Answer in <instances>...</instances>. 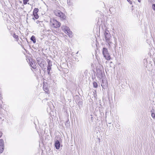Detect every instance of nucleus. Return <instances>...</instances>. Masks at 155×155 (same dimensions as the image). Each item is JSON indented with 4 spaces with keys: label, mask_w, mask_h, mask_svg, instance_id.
<instances>
[{
    "label": "nucleus",
    "mask_w": 155,
    "mask_h": 155,
    "mask_svg": "<svg viewBox=\"0 0 155 155\" xmlns=\"http://www.w3.org/2000/svg\"><path fill=\"white\" fill-rule=\"evenodd\" d=\"M54 14L58 16L59 17L61 18L64 19L66 18V16L61 11L56 10L54 11Z\"/></svg>",
    "instance_id": "f257e3e1"
},
{
    "label": "nucleus",
    "mask_w": 155,
    "mask_h": 155,
    "mask_svg": "<svg viewBox=\"0 0 155 155\" xmlns=\"http://www.w3.org/2000/svg\"><path fill=\"white\" fill-rule=\"evenodd\" d=\"M62 29L70 37L72 36V32L70 31L69 28L66 26H63L62 27Z\"/></svg>",
    "instance_id": "f03ea898"
},
{
    "label": "nucleus",
    "mask_w": 155,
    "mask_h": 155,
    "mask_svg": "<svg viewBox=\"0 0 155 155\" xmlns=\"http://www.w3.org/2000/svg\"><path fill=\"white\" fill-rule=\"evenodd\" d=\"M102 53L104 57L107 60L110 59V56L108 52L107 49L106 48H103Z\"/></svg>",
    "instance_id": "7ed1b4c3"
},
{
    "label": "nucleus",
    "mask_w": 155,
    "mask_h": 155,
    "mask_svg": "<svg viewBox=\"0 0 155 155\" xmlns=\"http://www.w3.org/2000/svg\"><path fill=\"white\" fill-rule=\"evenodd\" d=\"M51 22L52 25L53 27L56 28L59 27L61 25V23L54 19L51 20Z\"/></svg>",
    "instance_id": "20e7f679"
},
{
    "label": "nucleus",
    "mask_w": 155,
    "mask_h": 155,
    "mask_svg": "<svg viewBox=\"0 0 155 155\" xmlns=\"http://www.w3.org/2000/svg\"><path fill=\"white\" fill-rule=\"evenodd\" d=\"M105 37L106 41L108 43L109 45H110V41L111 38V36L110 34L109 33V31H105Z\"/></svg>",
    "instance_id": "39448f33"
},
{
    "label": "nucleus",
    "mask_w": 155,
    "mask_h": 155,
    "mask_svg": "<svg viewBox=\"0 0 155 155\" xmlns=\"http://www.w3.org/2000/svg\"><path fill=\"white\" fill-rule=\"evenodd\" d=\"M108 84L107 81L105 80H102V83L101 84V85L102 87L104 89L107 86Z\"/></svg>",
    "instance_id": "423d86ee"
},
{
    "label": "nucleus",
    "mask_w": 155,
    "mask_h": 155,
    "mask_svg": "<svg viewBox=\"0 0 155 155\" xmlns=\"http://www.w3.org/2000/svg\"><path fill=\"white\" fill-rule=\"evenodd\" d=\"M30 64L31 67L33 69H36L37 68V66L35 64V61H31L30 62Z\"/></svg>",
    "instance_id": "0eeeda50"
},
{
    "label": "nucleus",
    "mask_w": 155,
    "mask_h": 155,
    "mask_svg": "<svg viewBox=\"0 0 155 155\" xmlns=\"http://www.w3.org/2000/svg\"><path fill=\"white\" fill-rule=\"evenodd\" d=\"M55 147L56 149H58L60 146V142L58 140H56L55 143Z\"/></svg>",
    "instance_id": "6e6552de"
},
{
    "label": "nucleus",
    "mask_w": 155,
    "mask_h": 155,
    "mask_svg": "<svg viewBox=\"0 0 155 155\" xmlns=\"http://www.w3.org/2000/svg\"><path fill=\"white\" fill-rule=\"evenodd\" d=\"M37 61L39 65L41 66V64L42 62H43L41 58H37Z\"/></svg>",
    "instance_id": "1a4fd4ad"
},
{
    "label": "nucleus",
    "mask_w": 155,
    "mask_h": 155,
    "mask_svg": "<svg viewBox=\"0 0 155 155\" xmlns=\"http://www.w3.org/2000/svg\"><path fill=\"white\" fill-rule=\"evenodd\" d=\"M0 147H4V141L2 139H0Z\"/></svg>",
    "instance_id": "9d476101"
},
{
    "label": "nucleus",
    "mask_w": 155,
    "mask_h": 155,
    "mask_svg": "<svg viewBox=\"0 0 155 155\" xmlns=\"http://www.w3.org/2000/svg\"><path fill=\"white\" fill-rule=\"evenodd\" d=\"M31 40L34 43H35L36 42V39L35 37L33 35L31 36Z\"/></svg>",
    "instance_id": "9b49d317"
},
{
    "label": "nucleus",
    "mask_w": 155,
    "mask_h": 155,
    "mask_svg": "<svg viewBox=\"0 0 155 155\" xmlns=\"http://www.w3.org/2000/svg\"><path fill=\"white\" fill-rule=\"evenodd\" d=\"M43 89L44 91L45 92L47 93H48V88H47L46 87H45L44 85H43Z\"/></svg>",
    "instance_id": "f8f14e48"
},
{
    "label": "nucleus",
    "mask_w": 155,
    "mask_h": 155,
    "mask_svg": "<svg viewBox=\"0 0 155 155\" xmlns=\"http://www.w3.org/2000/svg\"><path fill=\"white\" fill-rule=\"evenodd\" d=\"M47 61L48 63V66L51 67L52 65L51 64V62L50 60H49V59H48L47 60Z\"/></svg>",
    "instance_id": "ddd939ff"
},
{
    "label": "nucleus",
    "mask_w": 155,
    "mask_h": 155,
    "mask_svg": "<svg viewBox=\"0 0 155 155\" xmlns=\"http://www.w3.org/2000/svg\"><path fill=\"white\" fill-rule=\"evenodd\" d=\"M51 69V67L48 66L47 71H48V74H50V71Z\"/></svg>",
    "instance_id": "4468645a"
},
{
    "label": "nucleus",
    "mask_w": 155,
    "mask_h": 155,
    "mask_svg": "<svg viewBox=\"0 0 155 155\" xmlns=\"http://www.w3.org/2000/svg\"><path fill=\"white\" fill-rule=\"evenodd\" d=\"M33 15H34V16L35 18L36 19H38V18L39 16H38V15L37 13H35H35H33Z\"/></svg>",
    "instance_id": "2eb2a0df"
},
{
    "label": "nucleus",
    "mask_w": 155,
    "mask_h": 155,
    "mask_svg": "<svg viewBox=\"0 0 155 155\" xmlns=\"http://www.w3.org/2000/svg\"><path fill=\"white\" fill-rule=\"evenodd\" d=\"M38 12V8H35L34 9L33 13H37Z\"/></svg>",
    "instance_id": "dca6fc26"
},
{
    "label": "nucleus",
    "mask_w": 155,
    "mask_h": 155,
    "mask_svg": "<svg viewBox=\"0 0 155 155\" xmlns=\"http://www.w3.org/2000/svg\"><path fill=\"white\" fill-rule=\"evenodd\" d=\"M93 85L94 87L95 88H97V83L95 82H94L93 83Z\"/></svg>",
    "instance_id": "f3484780"
},
{
    "label": "nucleus",
    "mask_w": 155,
    "mask_h": 155,
    "mask_svg": "<svg viewBox=\"0 0 155 155\" xmlns=\"http://www.w3.org/2000/svg\"><path fill=\"white\" fill-rule=\"evenodd\" d=\"M4 149V147H0V153H2Z\"/></svg>",
    "instance_id": "a211bd4d"
},
{
    "label": "nucleus",
    "mask_w": 155,
    "mask_h": 155,
    "mask_svg": "<svg viewBox=\"0 0 155 155\" xmlns=\"http://www.w3.org/2000/svg\"><path fill=\"white\" fill-rule=\"evenodd\" d=\"M28 1V0H23V3L25 5L26 4Z\"/></svg>",
    "instance_id": "6ab92c4d"
},
{
    "label": "nucleus",
    "mask_w": 155,
    "mask_h": 155,
    "mask_svg": "<svg viewBox=\"0 0 155 155\" xmlns=\"http://www.w3.org/2000/svg\"><path fill=\"white\" fill-rule=\"evenodd\" d=\"M13 37L14 38H15V39H17L18 38V35H16L15 34H14V35H13Z\"/></svg>",
    "instance_id": "aec40b11"
},
{
    "label": "nucleus",
    "mask_w": 155,
    "mask_h": 155,
    "mask_svg": "<svg viewBox=\"0 0 155 155\" xmlns=\"http://www.w3.org/2000/svg\"><path fill=\"white\" fill-rule=\"evenodd\" d=\"M151 116L153 118H155V114L154 113H152Z\"/></svg>",
    "instance_id": "412c9836"
},
{
    "label": "nucleus",
    "mask_w": 155,
    "mask_h": 155,
    "mask_svg": "<svg viewBox=\"0 0 155 155\" xmlns=\"http://www.w3.org/2000/svg\"><path fill=\"white\" fill-rule=\"evenodd\" d=\"M152 8L155 11V4H153L152 5Z\"/></svg>",
    "instance_id": "4be33fe9"
},
{
    "label": "nucleus",
    "mask_w": 155,
    "mask_h": 155,
    "mask_svg": "<svg viewBox=\"0 0 155 155\" xmlns=\"http://www.w3.org/2000/svg\"><path fill=\"white\" fill-rule=\"evenodd\" d=\"M127 1L130 4H132V2L130 0H127Z\"/></svg>",
    "instance_id": "5701e85b"
},
{
    "label": "nucleus",
    "mask_w": 155,
    "mask_h": 155,
    "mask_svg": "<svg viewBox=\"0 0 155 155\" xmlns=\"http://www.w3.org/2000/svg\"><path fill=\"white\" fill-rule=\"evenodd\" d=\"M2 98V95L1 94H0V100Z\"/></svg>",
    "instance_id": "b1692460"
},
{
    "label": "nucleus",
    "mask_w": 155,
    "mask_h": 155,
    "mask_svg": "<svg viewBox=\"0 0 155 155\" xmlns=\"http://www.w3.org/2000/svg\"><path fill=\"white\" fill-rule=\"evenodd\" d=\"M138 0V1L140 3L141 2V0Z\"/></svg>",
    "instance_id": "393cba45"
},
{
    "label": "nucleus",
    "mask_w": 155,
    "mask_h": 155,
    "mask_svg": "<svg viewBox=\"0 0 155 155\" xmlns=\"http://www.w3.org/2000/svg\"><path fill=\"white\" fill-rule=\"evenodd\" d=\"M48 32H50L51 31L49 30H48Z\"/></svg>",
    "instance_id": "a878e982"
},
{
    "label": "nucleus",
    "mask_w": 155,
    "mask_h": 155,
    "mask_svg": "<svg viewBox=\"0 0 155 155\" xmlns=\"http://www.w3.org/2000/svg\"><path fill=\"white\" fill-rule=\"evenodd\" d=\"M39 21H37V24H38V23H39Z\"/></svg>",
    "instance_id": "bb28decb"
}]
</instances>
